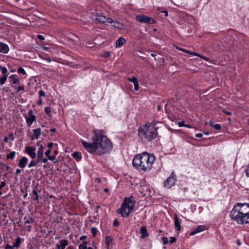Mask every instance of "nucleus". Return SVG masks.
Masks as SVG:
<instances>
[{
	"label": "nucleus",
	"mask_w": 249,
	"mask_h": 249,
	"mask_svg": "<svg viewBox=\"0 0 249 249\" xmlns=\"http://www.w3.org/2000/svg\"><path fill=\"white\" fill-rule=\"evenodd\" d=\"M195 136L197 138H201L202 137V133H197V134H196Z\"/></svg>",
	"instance_id": "nucleus-55"
},
{
	"label": "nucleus",
	"mask_w": 249,
	"mask_h": 249,
	"mask_svg": "<svg viewBox=\"0 0 249 249\" xmlns=\"http://www.w3.org/2000/svg\"><path fill=\"white\" fill-rule=\"evenodd\" d=\"M24 87L23 86H19L17 88V92H19L20 90H24Z\"/></svg>",
	"instance_id": "nucleus-49"
},
{
	"label": "nucleus",
	"mask_w": 249,
	"mask_h": 249,
	"mask_svg": "<svg viewBox=\"0 0 249 249\" xmlns=\"http://www.w3.org/2000/svg\"><path fill=\"white\" fill-rule=\"evenodd\" d=\"M48 158L49 160L53 161L54 163H56L57 161V160H55V159H56L55 157L54 156H50Z\"/></svg>",
	"instance_id": "nucleus-41"
},
{
	"label": "nucleus",
	"mask_w": 249,
	"mask_h": 249,
	"mask_svg": "<svg viewBox=\"0 0 249 249\" xmlns=\"http://www.w3.org/2000/svg\"><path fill=\"white\" fill-rule=\"evenodd\" d=\"M53 142H50L48 144V147H49V149H51V148H52V147L53 146Z\"/></svg>",
	"instance_id": "nucleus-56"
},
{
	"label": "nucleus",
	"mask_w": 249,
	"mask_h": 249,
	"mask_svg": "<svg viewBox=\"0 0 249 249\" xmlns=\"http://www.w3.org/2000/svg\"><path fill=\"white\" fill-rule=\"evenodd\" d=\"M230 216L237 224L243 225L249 223V204L237 203L231 210Z\"/></svg>",
	"instance_id": "nucleus-2"
},
{
	"label": "nucleus",
	"mask_w": 249,
	"mask_h": 249,
	"mask_svg": "<svg viewBox=\"0 0 249 249\" xmlns=\"http://www.w3.org/2000/svg\"><path fill=\"white\" fill-rule=\"evenodd\" d=\"M223 111L226 113L227 115H230L231 114V111H227L225 110H223Z\"/></svg>",
	"instance_id": "nucleus-57"
},
{
	"label": "nucleus",
	"mask_w": 249,
	"mask_h": 249,
	"mask_svg": "<svg viewBox=\"0 0 249 249\" xmlns=\"http://www.w3.org/2000/svg\"><path fill=\"white\" fill-rule=\"evenodd\" d=\"M60 245H57L56 248L57 249H64L68 245V241L65 239H62L60 241Z\"/></svg>",
	"instance_id": "nucleus-17"
},
{
	"label": "nucleus",
	"mask_w": 249,
	"mask_h": 249,
	"mask_svg": "<svg viewBox=\"0 0 249 249\" xmlns=\"http://www.w3.org/2000/svg\"><path fill=\"white\" fill-rule=\"evenodd\" d=\"M8 139H9L10 140L13 141L14 140V137L13 134L12 133H10L8 135Z\"/></svg>",
	"instance_id": "nucleus-47"
},
{
	"label": "nucleus",
	"mask_w": 249,
	"mask_h": 249,
	"mask_svg": "<svg viewBox=\"0 0 249 249\" xmlns=\"http://www.w3.org/2000/svg\"><path fill=\"white\" fill-rule=\"evenodd\" d=\"M72 156L73 158L79 161L81 159V153L78 152H74L72 154Z\"/></svg>",
	"instance_id": "nucleus-25"
},
{
	"label": "nucleus",
	"mask_w": 249,
	"mask_h": 249,
	"mask_svg": "<svg viewBox=\"0 0 249 249\" xmlns=\"http://www.w3.org/2000/svg\"><path fill=\"white\" fill-rule=\"evenodd\" d=\"M208 124L211 126L213 127L216 130H219L221 128V126L220 124H214V123L212 121L209 122Z\"/></svg>",
	"instance_id": "nucleus-23"
},
{
	"label": "nucleus",
	"mask_w": 249,
	"mask_h": 249,
	"mask_svg": "<svg viewBox=\"0 0 249 249\" xmlns=\"http://www.w3.org/2000/svg\"><path fill=\"white\" fill-rule=\"evenodd\" d=\"M21 242V238L18 237L16 238V241L13 243L14 247L16 248H18L20 247V245Z\"/></svg>",
	"instance_id": "nucleus-24"
},
{
	"label": "nucleus",
	"mask_w": 249,
	"mask_h": 249,
	"mask_svg": "<svg viewBox=\"0 0 249 249\" xmlns=\"http://www.w3.org/2000/svg\"><path fill=\"white\" fill-rule=\"evenodd\" d=\"M18 73H21L24 75L26 74V71H25V70H24V69L22 67H19L18 69Z\"/></svg>",
	"instance_id": "nucleus-37"
},
{
	"label": "nucleus",
	"mask_w": 249,
	"mask_h": 249,
	"mask_svg": "<svg viewBox=\"0 0 249 249\" xmlns=\"http://www.w3.org/2000/svg\"><path fill=\"white\" fill-rule=\"evenodd\" d=\"M9 50V47L8 45L6 44H4L2 42H0V52L6 53L8 52Z\"/></svg>",
	"instance_id": "nucleus-18"
},
{
	"label": "nucleus",
	"mask_w": 249,
	"mask_h": 249,
	"mask_svg": "<svg viewBox=\"0 0 249 249\" xmlns=\"http://www.w3.org/2000/svg\"><path fill=\"white\" fill-rule=\"evenodd\" d=\"M127 80L130 82H133L134 84V83H136V82L138 81L136 77H132L131 78L129 77L127 78Z\"/></svg>",
	"instance_id": "nucleus-38"
},
{
	"label": "nucleus",
	"mask_w": 249,
	"mask_h": 249,
	"mask_svg": "<svg viewBox=\"0 0 249 249\" xmlns=\"http://www.w3.org/2000/svg\"><path fill=\"white\" fill-rule=\"evenodd\" d=\"M28 114L30 115L29 117L26 118V120L27 123L29 124V126H30L31 125L33 124V123L36 120V117L35 115L33 114L32 110H30L28 112Z\"/></svg>",
	"instance_id": "nucleus-11"
},
{
	"label": "nucleus",
	"mask_w": 249,
	"mask_h": 249,
	"mask_svg": "<svg viewBox=\"0 0 249 249\" xmlns=\"http://www.w3.org/2000/svg\"><path fill=\"white\" fill-rule=\"evenodd\" d=\"M37 146H39V147L37 152V156L43 155V146L42 144V141H39L37 142Z\"/></svg>",
	"instance_id": "nucleus-21"
},
{
	"label": "nucleus",
	"mask_w": 249,
	"mask_h": 249,
	"mask_svg": "<svg viewBox=\"0 0 249 249\" xmlns=\"http://www.w3.org/2000/svg\"><path fill=\"white\" fill-rule=\"evenodd\" d=\"M177 49L179 50H180L182 52H186L187 53H190V51H188V50H186L184 49H180V48H177Z\"/></svg>",
	"instance_id": "nucleus-51"
},
{
	"label": "nucleus",
	"mask_w": 249,
	"mask_h": 249,
	"mask_svg": "<svg viewBox=\"0 0 249 249\" xmlns=\"http://www.w3.org/2000/svg\"><path fill=\"white\" fill-rule=\"evenodd\" d=\"M50 131L52 132H55L56 129L55 128H51V129H50Z\"/></svg>",
	"instance_id": "nucleus-62"
},
{
	"label": "nucleus",
	"mask_w": 249,
	"mask_h": 249,
	"mask_svg": "<svg viewBox=\"0 0 249 249\" xmlns=\"http://www.w3.org/2000/svg\"><path fill=\"white\" fill-rule=\"evenodd\" d=\"M21 170L20 169L18 168L16 170L15 174L16 175H18L21 172Z\"/></svg>",
	"instance_id": "nucleus-54"
},
{
	"label": "nucleus",
	"mask_w": 249,
	"mask_h": 249,
	"mask_svg": "<svg viewBox=\"0 0 249 249\" xmlns=\"http://www.w3.org/2000/svg\"><path fill=\"white\" fill-rule=\"evenodd\" d=\"M158 128L155 122H148L140 126L138 129V136L142 140L150 142L157 137Z\"/></svg>",
	"instance_id": "nucleus-4"
},
{
	"label": "nucleus",
	"mask_w": 249,
	"mask_h": 249,
	"mask_svg": "<svg viewBox=\"0 0 249 249\" xmlns=\"http://www.w3.org/2000/svg\"><path fill=\"white\" fill-rule=\"evenodd\" d=\"M47 161H48L47 159L43 158V155L37 156V161L38 163L40 162L46 163L47 162Z\"/></svg>",
	"instance_id": "nucleus-26"
},
{
	"label": "nucleus",
	"mask_w": 249,
	"mask_h": 249,
	"mask_svg": "<svg viewBox=\"0 0 249 249\" xmlns=\"http://www.w3.org/2000/svg\"><path fill=\"white\" fill-rule=\"evenodd\" d=\"M206 229V227L205 226L199 225L197 226L196 228L194 229L193 231L190 232L189 234L190 236H193L196 234L197 233L205 231Z\"/></svg>",
	"instance_id": "nucleus-14"
},
{
	"label": "nucleus",
	"mask_w": 249,
	"mask_h": 249,
	"mask_svg": "<svg viewBox=\"0 0 249 249\" xmlns=\"http://www.w3.org/2000/svg\"><path fill=\"white\" fill-rule=\"evenodd\" d=\"M91 231L92 234V235L95 237L97 234V229L95 227H92L91 228Z\"/></svg>",
	"instance_id": "nucleus-35"
},
{
	"label": "nucleus",
	"mask_w": 249,
	"mask_h": 249,
	"mask_svg": "<svg viewBox=\"0 0 249 249\" xmlns=\"http://www.w3.org/2000/svg\"><path fill=\"white\" fill-rule=\"evenodd\" d=\"M93 134L92 143H88L84 140L81 141L83 145L89 152L100 155L106 154L111 150L112 143L104 135L103 130L95 129Z\"/></svg>",
	"instance_id": "nucleus-1"
},
{
	"label": "nucleus",
	"mask_w": 249,
	"mask_h": 249,
	"mask_svg": "<svg viewBox=\"0 0 249 249\" xmlns=\"http://www.w3.org/2000/svg\"><path fill=\"white\" fill-rule=\"evenodd\" d=\"M11 82L13 84H17L19 83V79L16 75H11L10 76Z\"/></svg>",
	"instance_id": "nucleus-22"
},
{
	"label": "nucleus",
	"mask_w": 249,
	"mask_h": 249,
	"mask_svg": "<svg viewBox=\"0 0 249 249\" xmlns=\"http://www.w3.org/2000/svg\"><path fill=\"white\" fill-rule=\"evenodd\" d=\"M162 241L163 244L164 245L167 244L169 242L168 239L167 237H163L162 239Z\"/></svg>",
	"instance_id": "nucleus-46"
},
{
	"label": "nucleus",
	"mask_w": 249,
	"mask_h": 249,
	"mask_svg": "<svg viewBox=\"0 0 249 249\" xmlns=\"http://www.w3.org/2000/svg\"><path fill=\"white\" fill-rule=\"evenodd\" d=\"M45 113L47 114H50V113L51 112V108L50 107H46L45 108V110H44Z\"/></svg>",
	"instance_id": "nucleus-39"
},
{
	"label": "nucleus",
	"mask_w": 249,
	"mask_h": 249,
	"mask_svg": "<svg viewBox=\"0 0 249 249\" xmlns=\"http://www.w3.org/2000/svg\"><path fill=\"white\" fill-rule=\"evenodd\" d=\"M119 225V221L116 219L113 221V225L115 227H117Z\"/></svg>",
	"instance_id": "nucleus-44"
},
{
	"label": "nucleus",
	"mask_w": 249,
	"mask_h": 249,
	"mask_svg": "<svg viewBox=\"0 0 249 249\" xmlns=\"http://www.w3.org/2000/svg\"><path fill=\"white\" fill-rule=\"evenodd\" d=\"M140 232L142 234V238H144L149 235L148 233L147 232V229L145 226H142L141 228Z\"/></svg>",
	"instance_id": "nucleus-20"
},
{
	"label": "nucleus",
	"mask_w": 249,
	"mask_h": 249,
	"mask_svg": "<svg viewBox=\"0 0 249 249\" xmlns=\"http://www.w3.org/2000/svg\"><path fill=\"white\" fill-rule=\"evenodd\" d=\"M136 19L141 23L146 24H154L156 22L155 20L152 17L146 16L143 15H138L136 16Z\"/></svg>",
	"instance_id": "nucleus-6"
},
{
	"label": "nucleus",
	"mask_w": 249,
	"mask_h": 249,
	"mask_svg": "<svg viewBox=\"0 0 249 249\" xmlns=\"http://www.w3.org/2000/svg\"><path fill=\"white\" fill-rule=\"evenodd\" d=\"M109 18H107L102 15L98 14L92 15L91 16L92 20L101 23H108Z\"/></svg>",
	"instance_id": "nucleus-8"
},
{
	"label": "nucleus",
	"mask_w": 249,
	"mask_h": 249,
	"mask_svg": "<svg viewBox=\"0 0 249 249\" xmlns=\"http://www.w3.org/2000/svg\"><path fill=\"white\" fill-rule=\"evenodd\" d=\"M0 71H1L2 73L4 75H8V74H7L8 71H7V69L6 68L1 66V69H0Z\"/></svg>",
	"instance_id": "nucleus-36"
},
{
	"label": "nucleus",
	"mask_w": 249,
	"mask_h": 249,
	"mask_svg": "<svg viewBox=\"0 0 249 249\" xmlns=\"http://www.w3.org/2000/svg\"><path fill=\"white\" fill-rule=\"evenodd\" d=\"M178 125L180 127L185 126V124H184V123L183 122L181 121V122H180L178 123Z\"/></svg>",
	"instance_id": "nucleus-52"
},
{
	"label": "nucleus",
	"mask_w": 249,
	"mask_h": 249,
	"mask_svg": "<svg viewBox=\"0 0 249 249\" xmlns=\"http://www.w3.org/2000/svg\"><path fill=\"white\" fill-rule=\"evenodd\" d=\"M189 53V54H192V55H194V56H199V57H201V58H203L204 59H205V60H207V61H209V59H208V58H206V57H204V56H203L201 55L200 54H198V53H195V52H190V53Z\"/></svg>",
	"instance_id": "nucleus-34"
},
{
	"label": "nucleus",
	"mask_w": 249,
	"mask_h": 249,
	"mask_svg": "<svg viewBox=\"0 0 249 249\" xmlns=\"http://www.w3.org/2000/svg\"><path fill=\"white\" fill-rule=\"evenodd\" d=\"M88 242L87 241H84L83 244H81L79 246V249H93L91 247H87Z\"/></svg>",
	"instance_id": "nucleus-27"
},
{
	"label": "nucleus",
	"mask_w": 249,
	"mask_h": 249,
	"mask_svg": "<svg viewBox=\"0 0 249 249\" xmlns=\"http://www.w3.org/2000/svg\"><path fill=\"white\" fill-rule=\"evenodd\" d=\"M86 238V236H85V235H84V236H81V237H80V239L81 240H83V239H85Z\"/></svg>",
	"instance_id": "nucleus-64"
},
{
	"label": "nucleus",
	"mask_w": 249,
	"mask_h": 249,
	"mask_svg": "<svg viewBox=\"0 0 249 249\" xmlns=\"http://www.w3.org/2000/svg\"><path fill=\"white\" fill-rule=\"evenodd\" d=\"M41 134V129L40 128L34 129L33 130V134H30L29 137L31 140L37 139Z\"/></svg>",
	"instance_id": "nucleus-13"
},
{
	"label": "nucleus",
	"mask_w": 249,
	"mask_h": 249,
	"mask_svg": "<svg viewBox=\"0 0 249 249\" xmlns=\"http://www.w3.org/2000/svg\"><path fill=\"white\" fill-rule=\"evenodd\" d=\"M37 38L40 40H44V37L42 35H38L37 36Z\"/></svg>",
	"instance_id": "nucleus-53"
},
{
	"label": "nucleus",
	"mask_w": 249,
	"mask_h": 249,
	"mask_svg": "<svg viewBox=\"0 0 249 249\" xmlns=\"http://www.w3.org/2000/svg\"><path fill=\"white\" fill-rule=\"evenodd\" d=\"M38 94L39 98L44 97L45 96V93L43 90H40L38 91Z\"/></svg>",
	"instance_id": "nucleus-40"
},
{
	"label": "nucleus",
	"mask_w": 249,
	"mask_h": 249,
	"mask_svg": "<svg viewBox=\"0 0 249 249\" xmlns=\"http://www.w3.org/2000/svg\"><path fill=\"white\" fill-rule=\"evenodd\" d=\"M110 55V53L109 52H107L105 53V57H108Z\"/></svg>",
	"instance_id": "nucleus-63"
},
{
	"label": "nucleus",
	"mask_w": 249,
	"mask_h": 249,
	"mask_svg": "<svg viewBox=\"0 0 249 249\" xmlns=\"http://www.w3.org/2000/svg\"><path fill=\"white\" fill-rule=\"evenodd\" d=\"M51 149H48L45 153V154L47 158L50 156V154L51 153Z\"/></svg>",
	"instance_id": "nucleus-48"
},
{
	"label": "nucleus",
	"mask_w": 249,
	"mask_h": 249,
	"mask_svg": "<svg viewBox=\"0 0 249 249\" xmlns=\"http://www.w3.org/2000/svg\"><path fill=\"white\" fill-rule=\"evenodd\" d=\"M8 137L5 136L4 138L3 141H4L5 142L7 143V142H8Z\"/></svg>",
	"instance_id": "nucleus-58"
},
{
	"label": "nucleus",
	"mask_w": 249,
	"mask_h": 249,
	"mask_svg": "<svg viewBox=\"0 0 249 249\" xmlns=\"http://www.w3.org/2000/svg\"><path fill=\"white\" fill-rule=\"evenodd\" d=\"M134 89H135V90L136 91H138L139 90V85L138 82L137 81V82H136V83H134Z\"/></svg>",
	"instance_id": "nucleus-42"
},
{
	"label": "nucleus",
	"mask_w": 249,
	"mask_h": 249,
	"mask_svg": "<svg viewBox=\"0 0 249 249\" xmlns=\"http://www.w3.org/2000/svg\"><path fill=\"white\" fill-rule=\"evenodd\" d=\"M6 185V181L5 180L3 181H2L0 184V188L1 189H2V188L3 187H4Z\"/></svg>",
	"instance_id": "nucleus-50"
},
{
	"label": "nucleus",
	"mask_w": 249,
	"mask_h": 249,
	"mask_svg": "<svg viewBox=\"0 0 249 249\" xmlns=\"http://www.w3.org/2000/svg\"><path fill=\"white\" fill-rule=\"evenodd\" d=\"M176 175L172 173L171 175L164 182V186L168 189L170 188L175 184L176 181Z\"/></svg>",
	"instance_id": "nucleus-7"
},
{
	"label": "nucleus",
	"mask_w": 249,
	"mask_h": 249,
	"mask_svg": "<svg viewBox=\"0 0 249 249\" xmlns=\"http://www.w3.org/2000/svg\"><path fill=\"white\" fill-rule=\"evenodd\" d=\"M155 159L153 154L143 152L134 157L132 164L137 169L146 171L150 170Z\"/></svg>",
	"instance_id": "nucleus-3"
},
{
	"label": "nucleus",
	"mask_w": 249,
	"mask_h": 249,
	"mask_svg": "<svg viewBox=\"0 0 249 249\" xmlns=\"http://www.w3.org/2000/svg\"><path fill=\"white\" fill-rule=\"evenodd\" d=\"M0 167L1 169L5 171H7L10 168V167L8 165L5 164L2 162L0 163Z\"/></svg>",
	"instance_id": "nucleus-29"
},
{
	"label": "nucleus",
	"mask_w": 249,
	"mask_h": 249,
	"mask_svg": "<svg viewBox=\"0 0 249 249\" xmlns=\"http://www.w3.org/2000/svg\"><path fill=\"white\" fill-rule=\"evenodd\" d=\"M126 42V40L123 37H119L116 42L115 47L120 48Z\"/></svg>",
	"instance_id": "nucleus-19"
},
{
	"label": "nucleus",
	"mask_w": 249,
	"mask_h": 249,
	"mask_svg": "<svg viewBox=\"0 0 249 249\" xmlns=\"http://www.w3.org/2000/svg\"><path fill=\"white\" fill-rule=\"evenodd\" d=\"M15 155H16V152L15 151H12V152H11L9 154H8L6 156V158L8 159L13 160L15 157Z\"/></svg>",
	"instance_id": "nucleus-30"
},
{
	"label": "nucleus",
	"mask_w": 249,
	"mask_h": 249,
	"mask_svg": "<svg viewBox=\"0 0 249 249\" xmlns=\"http://www.w3.org/2000/svg\"><path fill=\"white\" fill-rule=\"evenodd\" d=\"M36 147L26 146L25 147V152L28 154L32 159H34L36 156V154L35 152Z\"/></svg>",
	"instance_id": "nucleus-9"
},
{
	"label": "nucleus",
	"mask_w": 249,
	"mask_h": 249,
	"mask_svg": "<svg viewBox=\"0 0 249 249\" xmlns=\"http://www.w3.org/2000/svg\"><path fill=\"white\" fill-rule=\"evenodd\" d=\"M15 247H14V245L13 246H10L9 244H6L5 247V249H15Z\"/></svg>",
	"instance_id": "nucleus-43"
},
{
	"label": "nucleus",
	"mask_w": 249,
	"mask_h": 249,
	"mask_svg": "<svg viewBox=\"0 0 249 249\" xmlns=\"http://www.w3.org/2000/svg\"><path fill=\"white\" fill-rule=\"evenodd\" d=\"M108 23H110L114 28L118 29H122L124 28V25L116 20H113L111 18H109Z\"/></svg>",
	"instance_id": "nucleus-10"
},
{
	"label": "nucleus",
	"mask_w": 249,
	"mask_h": 249,
	"mask_svg": "<svg viewBox=\"0 0 249 249\" xmlns=\"http://www.w3.org/2000/svg\"><path fill=\"white\" fill-rule=\"evenodd\" d=\"M106 244L107 249H112L114 242L113 238L111 236H107L106 237Z\"/></svg>",
	"instance_id": "nucleus-12"
},
{
	"label": "nucleus",
	"mask_w": 249,
	"mask_h": 249,
	"mask_svg": "<svg viewBox=\"0 0 249 249\" xmlns=\"http://www.w3.org/2000/svg\"><path fill=\"white\" fill-rule=\"evenodd\" d=\"M135 203L136 200L134 196L125 197L117 212L121 214L122 216L127 217L133 210Z\"/></svg>",
	"instance_id": "nucleus-5"
},
{
	"label": "nucleus",
	"mask_w": 249,
	"mask_h": 249,
	"mask_svg": "<svg viewBox=\"0 0 249 249\" xmlns=\"http://www.w3.org/2000/svg\"><path fill=\"white\" fill-rule=\"evenodd\" d=\"M177 240V238L175 237H170V243L172 244L174 242H175Z\"/></svg>",
	"instance_id": "nucleus-45"
},
{
	"label": "nucleus",
	"mask_w": 249,
	"mask_h": 249,
	"mask_svg": "<svg viewBox=\"0 0 249 249\" xmlns=\"http://www.w3.org/2000/svg\"><path fill=\"white\" fill-rule=\"evenodd\" d=\"M38 162L37 161V160H32L31 161V162L29 163L28 165V167L29 168H31L33 166H36V164L38 163Z\"/></svg>",
	"instance_id": "nucleus-33"
},
{
	"label": "nucleus",
	"mask_w": 249,
	"mask_h": 249,
	"mask_svg": "<svg viewBox=\"0 0 249 249\" xmlns=\"http://www.w3.org/2000/svg\"><path fill=\"white\" fill-rule=\"evenodd\" d=\"M8 75H5L0 78V85H3L7 79Z\"/></svg>",
	"instance_id": "nucleus-31"
},
{
	"label": "nucleus",
	"mask_w": 249,
	"mask_h": 249,
	"mask_svg": "<svg viewBox=\"0 0 249 249\" xmlns=\"http://www.w3.org/2000/svg\"><path fill=\"white\" fill-rule=\"evenodd\" d=\"M26 229H27V230L28 231H30L31 229V226H26Z\"/></svg>",
	"instance_id": "nucleus-61"
},
{
	"label": "nucleus",
	"mask_w": 249,
	"mask_h": 249,
	"mask_svg": "<svg viewBox=\"0 0 249 249\" xmlns=\"http://www.w3.org/2000/svg\"><path fill=\"white\" fill-rule=\"evenodd\" d=\"M28 161V159L25 157H23L19 160L18 166L21 168H24L26 167Z\"/></svg>",
	"instance_id": "nucleus-15"
},
{
	"label": "nucleus",
	"mask_w": 249,
	"mask_h": 249,
	"mask_svg": "<svg viewBox=\"0 0 249 249\" xmlns=\"http://www.w3.org/2000/svg\"><path fill=\"white\" fill-rule=\"evenodd\" d=\"M32 193L34 195L35 197L33 198L34 200L38 201L39 199V196L38 195L37 191L35 189L33 190Z\"/></svg>",
	"instance_id": "nucleus-32"
},
{
	"label": "nucleus",
	"mask_w": 249,
	"mask_h": 249,
	"mask_svg": "<svg viewBox=\"0 0 249 249\" xmlns=\"http://www.w3.org/2000/svg\"><path fill=\"white\" fill-rule=\"evenodd\" d=\"M23 220L25 224L33 223L34 222V219L32 217H24Z\"/></svg>",
	"instance_id": "nucleus-28"
},
{
	"label": "nucleus",
	"mask_w": 249,
	"mask_h": 249,
	"mask_svg": "<svg viewBox=\"0 0 249 249\" xmlns=\"http://www.w3.org/2000/svg\"><path fill=\"white\" fill-rule=\"evenodd\" d=\"M174 225L178 231H180L181 230V227L180 226L178 216L177 214L174 215Z\"/></svg>",
	"instance_id": "nucleus-16"
},
{
	"label": "nucleus",
	"mask_w": 249,
	"mask_h": 249,
	"mask_svg": "<svg viewBox=\"0 0 249 249\" xmlns=\"http://www.w3.org/2000/svg\"><path fill=\"white\" fill-rule=\"evenodd\" d=\"M162 12L164 13L165 17H167L168 16V12H167V11H166V10L162 11Z\"/></svg>",
	"instance_id": "nucleus-60"
},
{
	"label": "nucleus",
	"mask_w": 249,
	"mask_h": 249,
	"mask_svg": "<svg viewBox=\"0 0 249 249\" xmlns=\"http://www.w3.org/2000/svg\"><path fill=\"white\" fill-rule=\"evenodd\" d=\"M38 105H41L42 104V100L41 99V98H40L39 100L37 102Z\"/></svg>",
	"instance_id": "nucleus-59"
}]
</instances>
